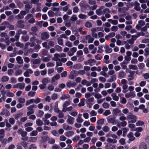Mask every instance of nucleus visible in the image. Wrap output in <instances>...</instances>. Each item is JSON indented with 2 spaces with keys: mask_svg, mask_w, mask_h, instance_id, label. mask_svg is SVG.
<instances>
[{
  "mask_svg": "<svg viewBox=\"0 0 149 149\" xmlns=\"http://www.w3.org/2000/svg\"><path fill=\"white\" fill-rule=\"evenodd\" d=\"M22 38L24 42H26L29 39V36L28 35H27L26 36H22Z\"/></svg>",
  "mask_w": 149,
  "mask_h": 149,
  "instance_id": "34",
  "label": "nucleus"
},
{
  "mask_svg": "<svg viewBox=\"0 0 149 149\" xmlns=\"http://www.w3.org/2000/svg\"><path fill=\"white\" fill-rule=\"evenodd\" d=\"M119 142L121 145H124L125 143V140L124 138H121L119 140Z\"/></svg>",
  "mask_w": 149,
  "mask_h": 149,
  "instance_id": "59",
  "label": "nucleus"
},
{
  "mask_svg": "<svg viewBox=\"0 0 149 149\" xmlns=\"http://www.w3.org/2000/svg\"><path fill=\"white\" fill-rule=\"evenodd\" d=\"M76 85V84L74 82L72 83L71 82L69 81L67 83V86L69 88L71 87H74Z\"/></svg>",
  "mask_w": 149,
  "mask_h": 149,
  "instance_id": "19",
  "label": "nucleus"
},
{
  "mask_svg": "<svg viewBox=\"0 0 149 149\" xmlns=\"http://www.w3.org/2000/svg\"><path fill=\"white\" fill-rule=\"evenodd\" d=\"M77 19V18L75 15H73L70 18V20L72 21H75Z\"/></svg>",
  "mask_w": 149,
  "mask_h": 149,
  "instance_id": "48",
  "label": "nucleus"
},
{
  "mask_svg": "<svg viewBox=\"0 0 149 149\" xmlns=\"http://www.w3.org/2000/svg\"><path fill=\"white\" fill-rule=\"evenodd\" d=\"M139 149H147V147L146 143L144 142H141L139 146Z\"/></svg>",
  "mask_w": 149,
  "mask_h": 149,
  "instance_id": "11",
  "label": "nucleus"
},
{
  "mask_svg": "<svg viewBox=\"0 0 149 149\" xmlns=\"http://www.w3.org/2000/svg\"><path fill=\"white\" fill-rule=\"evenodd\" d=\"M33 103V99L29 100L26 101V105L27 106Z\"/></svg>",
  "mask_w": 149,
  "mask_h": 149,
  "instance_id": "41",
  "label": "nucleus"
},
{
  "mask_svg": "<svg viewBox=\"0 0 149 149\" xmlns=\"http://www.w3.org/2000/svg\"><path fill=\"white\" fill-rule=\"evenodd\" d=\"M129 67L131 69L137 70L138 69L136 65H129Z\"/></svg>",
  "mask_w": 149,
  "mask_h": 149,
  "instance_id": "36",
  "label": "nucleus"
},
{
  "mask_svg": "<svg viewBox=\"0 0 149 149\" xmlns=\"http://www.w3.org/2000/svg\"><path fill=\"white\" fill-rule=\"evenodd\" d=\"M82 115L81 113H79L77 116V118L76 119V121L78 123H81L83 120L82 118Z\"/></svg>",
  "mask_w": 149,
  "mask_h": 149,
  "instance_id": "14",
  "label": "nucleus"
},
{
  "mask_svg": "<svg viewBox=\"0 0 149 149\" xmlns=\"http://www.w3.org/2000/svg\"><path fill=\"white\" fill-rule=\"evenodd\" d=\"M111 96L112 97L113 100L116 101H118L119 97L120 96L119 94H112Z\"/></svg>",
  "mask_w": 149,
  "mask_h": 149,
  "instance_id": "16",
  "label": "nucleus"
},
{
  "mask_svg": "<svg viewBox=\"0 0 149 149\" xmlns=\"http://www.w3.org/2000/svg\"><path fill=\"white\" fill-rule=\"evenodd\" d=\"M54 48L56 49V50L58 52L61 51L62 49V47L58 45H55L54 46Z\"/></svg>",
  "mask_w": 149,
  "mask_h": 149,
  "instance_id": "42",
  "label": "nucleus"
},
{
  "mask_svg": "<svg viewBox=\"0 0 149 149\" xmlns=\"http://www.w3.org/2000/svg\"><path fill=\"white\" fill-rule=\"evenodd\" d=\"M58 43V44L60 45H62L63 44V39L60 38H58L57 39Z\"/></svg>",
  "mask_w": 149,
  "mask_h": 149,
  "instance_id": "43",
  "label": "nucleus"
},
{
  "mask_svg": "<svg viewBox=\"0 0 149 149\" xmlns=\"http://www.w3.org/2000/svg\"><path fill=\"white\" fill-rule=\"evenodd\" d=\"M61 76L62 77H65L67 76V72L66 71H64L63 72L61 73Z\"/></svg>",
  "mask_w": 149,
  "mask_h": 149,
  "instance_id": "62",
  "label": "nucleus"
},
{
  "mask_svg": "<svg viewBox=\"0 0 149 149\" xmlns=\"http://www.w3.org/2000/svg\"><path fill=\"white\" fill-rule=\"evenodd\" d=\"M49 34L46 32L42 33L41 35V38L42 40L47 39L49 38Z\"/></svg>",
  "mask_w": 149,
  "mask_h": 149,
  "instance_id": "7",
  "label": "nucleus"
},
{
  "mask_svg": "<svg viewBox=\"0 0 149 149\" xmlns=\"http://www.w3.org/2000/svg\"><path fill=\"white\" fill-rule=\"evenodd\" d=\"M35 106H36V105H31L27 108L28 110L29 111L27 113V116H29L34 113V111L33 110V108Z\"/></svg>",
  "mask_w": 149,
  "mask_h": 149,
  "instance_id": "3",
  "label": "nucleus"
},
{
  "mask_svg": "<svg viewBox=\"0 0 149 149\" xmlns=\"http://www.w3.org/2000/svg\"><path fill=\"white\" fill-rule=\"evenodd\" d=\"M107 142L109 143H116L117 142V140L113 139H111L109 138H108L106 140Z\"/></svg>",
  "mask_w": 149,
  "mask_h": 149,
  "instance_id": "29",
  "label": "nucleus"
},
{
  "mask_svg": "<svg viewBox=\"0 0 149 149\" xmlns=\"http://www.w3.org/2000/svg\"><path fill=\"white\" fill-rule=\"evenodd\" d=\"M84 102L85 101L84 99L81 100L80 102H79L78 104V106L79 107H81V106H84L85 104Z\"/></svg>",
  "mask_w": 149,
  "mask_h": 149,
  "instance_id": "50",
  "label": "nucleus"
},
{
  "mask_svg": "<svg viewBox=\"0 0 149 149\" xmlns=\"http://www.w3.org/2000/svg\"><path fill=\"white\" fill-rule=\"evenodd\" d=\"M135 94H126L125 96L127 98H133L135 97Z\"/></svg>",
  "mask_w": 149,
  "mask_h": 149,
  "instance_id": "33",
  "label": "nucleus"
},
{
  "mask_svg": "<svg viewBox=\"0 0 149 149\" xmlns=\"http://www.w3.org/2000/svg\"><path fill=\"white\" fill-rule=\"evenodd\" d=\"M36 123L38 126H41L43 125V122L40 119H38L36 120Z\"/></svg>",
  "mask_w": 149,
  "mask_h": 149,
  "instance_id": "20",
  "label": "nucleus"
},
{
  "mask_svg": "<svg viewBox=\"0 0 149 149\" xmlns=\"http://www.w3.org/2000/svg\"><path fill=\"white\" fill-rule=\"evenodd\" d=\"M83 148L78 147L77 148V149H87L89 148V145L88 144H84L83 145Z\"/></svg>",
  "mask_w": 149,
  "mask_h": 149,
  "instance_id": "51",
  "label": "nucleus"
},
{
  "mask_svg": "<svg viewBox=\"0 0 149 149\" xmlns=\"http://www.w3.org/2000/svg\"><path fill=\"white\" fill-rule=\"evenodd\" d=\"M102 130L104 132H107L109 131L110 128L108 126L105 125L103 127Z\"/></svg>",
  "mask_w": 149,
  "mask_h": 149,
  "instance_id": "25",
  "label": "nucleus"
},
{
  "mask_svg": "<svg viewBox=\"0 0 149 149\" xmlns=\"http://www.w3.org/2000/svg\"><path fill=\"white\" fill-rule=\"evenodd\" d=\"M126 74V73L124 72H120L118 74L119 78H124Z\"/></svg>",
  "mask_w": 149,
  "mask_h": 149,
  "instance_id": "28",
  "label": "nucleus"
},
{
  "mask_svg": "<svg viewBox=\"0 0 149 149\" xmlns=\"http://www.w3.org/2000/svg\"><path fill=\"white\" fill-rule=\"evenodd\" d=\"M145 54L144 55L147 57L149 55V49L148 48H146L144 49Z\"/></svg>",
  "mask_w": 149,
  "mask_h": 149,
  "instance_id": "49",
  "label": "nucleus"
},
{
  "mask_svg": "<svg viewBox=\"0 0 149 149\" xmlns=\"http://www.w3.org/2000/svg\"><path fill=\"white\" fill-rule=\"evenodd\" d=\"M111 78L109 79L108 80V82H112L113 81L115 80L116 79V76L115 75H114L111 76Z\"/></svg>",
  "mask_w": 149,
  "mask_h": 149,
  "instance_id": "32",
  "label": "nucleus"
},
{
  "mask_svg": "<svg viewBox=\"0 0 149 149\" xmlns=\"http://www.w3.org/2000/svg\"><path fill=\"white\" fill-rule=\"evenodd\" d=\"M104 48L106 53H111L112 52V49L109 48V46L107 44L105 45Z\"/></svg>",
  "mask_w": 149,
  "mask_h": 149,
  "instance_id": "9",
  "label": "nucleus"
},
{
  "mask_svg": "<svg viewBox=\"0 0 149 149\" xmlns=\"http://www.w3.org/2000/svg\"><path fill=\"white\" fill-rule=\"evenodd\" d=\"M17 132L22 137L21 138L22 140L24 141L28 140V137L26 136L27 133L26 131H24L21 128H20L18 130Z\"/></svg>",
  "mask_w": 149,
  "mask_h": 149,
  "instance_id": "1",
  "label": "nucleus"
},
{
  "mask_svg": "<svg viewBox=\"0 0 149 149\" xmlns=\"http://www.w3.org/2000/svg\"><path fill=\"white\" fill-rule=\"evenodd\" d=\"M18 102L22 103H24L25 102V99L23 98H20L18 99Z\"/></svg>",
  "mask_w": 149,
  "mask_h": 149,
  "instance_id": "63",
  "label": "nucleus"
},
{
  "mask_svg": "<svg viewBox=\"0 0 149 149\" xmlns=\"http://www.w3.org/2000/svg\"><path fill=\"white\" fill-rule=\"evenodd\" d=\"M51 116V114L48 113H46L44 117L42 119H47L50 118Z\"/></svg>",
  "mask_w": 149,
  "mask_h": 149,
  "instance_id": "52",
  "label": "nucleus"
},
{
  "mask_svg": "<svg viewBox=\"0 0 149 149\" xmlns=\"http://www.w3.org/2000/svg\"><path fill=\"white\" fill-rule=\"evenodd\" d=\"M111 111L109 110H106L103 113V115L107 116L111 114Z\"/></svg>",
  "mask_w": 149,
  "mask_h": 149,
  "instance_id": "46",
  "label": "nucleus"
},
{
  "mask_svg": "<svg viewBox=\"0 0 149 149\" xmlns=\"http://www.w3.org/2000/svg\"><path fill=\"white\" fill-rule=\"evenodd\" d=\"M78 17L79 18L84 19L86 18L87 16L85 15L80 14L79 15Z\"/></svg>",
  "mask_w": 149,
  "mask_h": 149,
  "instance_id": "58",
  "label": "nucleus"
},
{
  "mask_svg": "<svg viewBox=\"0 0 149 149\" xmlns=\"http://www.w3.org/2000/svg\"><path fill=\"white\" fill-rule=\"evenodd\" d=\"M65 86V85L63 83L59 84L58 85V88H55L54 91L56 92H60L61 90L62 89L64 88Z\"/></svg>",
  "mask_w": 149,
  "mask_h": 149,
  "instance_id": "5",
  "label": "nucleus"
},
{
  "mask_svg": "<svg viewBox=\"0 0 149 149\" xmlns=\"http://www.w3.org/2000/svg\"><path fill=\"white\" fill-rule=\"evenodd\" d=\"M17 23L18 24L17 26V27L18 28H24V25L23 24V22L22 20H20L18 21Z\"/></svg>",
  "mask_w": 149,
  "mask_h": 149,
  "instance_id": "17",
  "label": "nucleus"
},
{
  "mask_svg": "<svg viewBox=\"0 0 149 149\" xmlns=\"http://www.w3.org/2000/svg\"><path fill=\"white\" fill-rule=\"evenodd\" d=\"M37 139V137H30L29 138L28 141L30 142H35Z\"/></svg>",
  "mask_w": 149,
  "mask_h": 149,
  "instance_id": "24",
  "label": "nucleus"
},
{
  "mask_svg": "<svg viewBox=\"0 0 149 149\" xmlns=\"http://www.w3.org/2000/svg\"><path fill=\"white\" fill-rule=\"evenodd\" d=\"M118 29V28L117 26H113L111 28V30L112 31L116 32Z\"/></svg>",
  "mask_w": 149,
  "mask_h": 149,
  "instance_id": "61",
  "label": "nucleus"
},
{
  "mask_svg": "<svg viewBox=\"0 0 149 149\" xmlns=\"http://www.w3.org/2000/svg\"><path fill=\"white\" fill-rule=\"evenodd\" d=\"M108 123H111L113 125L116 124V118L114 117H112L108 118Z\"/></svg>",
  "mask_w": 149,
  "mask_h": 149,
  "instance_id": "13",
  "label": "nucleus"
},
{
  "mask_svg": "<svg viewBox=\"0 0 149 149\" xmlns=\"http://www.w3.org/2000/svg\"><path fill=\"white\" fill-rule=\"evenodd\" d=\"M85 39L86 40H88V43H90L93 42L94 38H92L90 35H88L86 36Z\"/></svg>",
  "mask_w": 149,
  "mask_h": 149,
  "instance_id": "12",
  "label": "nucleus"
},
{
  "mask_svg": "<svg viewBox=\"0 0 149 149\" xmlns=\"http://www.w3.org/2000/svg\"><path fill=\"white\" fill-rule=\"evenodd\" d=\"M16 60L18 64H21L23 63V61L21 56H18L16 58Z\"/></svg>",
  "mask_w": 149,
  "mask_h": 149,
  "instance_id": "27",
  "label": "nucleus"
},
{
  "mask_svg": "<svg viewBox=\"0 0 149 149\" xmlns=\"http://www.w3.org/2000/svg\"><path fill=\"white\" fill-rule=\"evenodd\" d=\"M48 14L49 17H53L54 16L55 13L54 12L51 10H49L48 12Z\"/></svg>",
  "mask_w": 149,
  "mask_h": 149,
  "instance_id": "44",
  "label": "nucleus"
},
{
  "mask_svg": "<svg viewBox=\"0 0 149 149\" xmlns=\"http://www.w3.org/2000/svg\"><path fill=\"white\" fill-rule=\"evenodd\" d=\"M127 63L126 61H123L120 63V65L123 69H125L127 68V66L125 64Z\"/></svg>",
  "mask_w": 149,
  "mask_h": 149,
  "instance_id": "37",
  "label": "nucleus"
},
{
  "mask_svg": "<svg viewBox=\"0 0 149 149\" xmlns=\"http://www.w3.org/2000/svg\"><path fill=\"white\" fill-rule=\"evenodd\" d=\"M38 132L36 130H33L30 134V136H35L38 134Z\"/></svg>",
  "mask_w": 149,
  "mask_h": 149,
  "instance_id": "40",
  "label": "nucleus"
},
{
  "mask_svg": "<svg viewBox=\"0 0 149 149\" xmlns=\"http://www.w3.org/2000/svg\"><path fill=\"white\" fill-rule=\"evenodd\" d=\"M96 13L97 15H100L102 14V10H100V9H98L96 10Z\"/></svg>",
  "mask_w": 149,
  "mask_h": 149,
  "instance_id": "54",
  "label": "nucleus"
},
{
  "mask_svg": "<svg viewBox=\"0 0 149 149\" xmlns=\"http://www.w3.org/2000/svg\"><path fill=\"white\" fill-rule=\"evenodd\" d=\"M104 120L103 118H102L99 120L97 121V125H102L104 124Z\"/></svg>",
  "mask_w": 149,
  "mask_h": 149,
  "instance_id": "31",
  "label": "nucleus"
},
{
  "mask_svg": "<svg viewBox=\"0 0 149 149\" xmlns=\"http://www.w3.org/2000/svg\"><path fill=\"white\" fill-rule=\"evenodd\" d=\"M85 26L86 27L91 28L92 26V24L91 22H86L85 23Z\"/></svg>",
  "mask_w": 149,
  "mask_h": 149,
  "instance_id": "56",
  "label": "nucleus"
},
{
  "mask_svg": "<svg viewBox=\"0 0 149 149\" xmlns=\"http://www.w3.org/2000/svg\"><path fill=\"white\" fill-rule=\"evenodd\" d=\"M48 143L50 144H52L54 143L55 142V140L53 138H49L48 140Z\"/></svg>",
  "mask_w": 149,
  "mask_h": 149,
  "instance_id": "53",
  "label": "nucleus"
},
{
  "mask_svg": "<svg viewBox=\"0 0 149 149\" xmlns=\"http://www.w3.org/2000/svg\"><path fill=\"white\" fill-rule=\"evenodd\" d=\"M32 7L29 4H26L25 5V9L27 13H29V10Z\"/></svg>",
  "mask_w": 149,
  "mask_h": 149,
  "instance_id": "23",
  "label": "nucleus"
},
{
  "mask_svg": "<svg viewBox=\"0 0 149 149\" xmlns=\"http://www.w3.org/2000/svg\"><path fill=\"white\" fill-rule=\"evenodd\" d=\"M21 145L25 149L27 148L28 147V143L24 141H21L20 142Z\"/></svg>",
  "mask_w": 149,
  "mask_h": 149,
  "instance_id": "18",
  "label": "nucleus"
},
{
  "mask_svg": "<svg viewBox=\"0 0 149 149\" xmlns=\"http://www.w3.org/2000/svg\"><path fill=\"white\" fill-rule=\"evenodd\" d=\"M144 124V122L142 121L139 120L138 121L136 124L137 126H140L143 125Z\"/></svg>",
  "mask_w": 149,
  "mask_h": 149,
  "instance_id": "47",
  "label": "nucleus"
},
{
  "mask_svg": "<svg viewBox=\"0 0 149 149\" xmlns=\"http://www.w3.org/2000/svg\"><path fill=\"white\" fill-rule=\"evenodd\" d=\"M79 9L77 6L74 7L73 8V11L74 13H77L79 12Z\"/></svg>",
  "mask_w": 149,
  "mask_h": 149,
  "instance_id": "57",
  "label": "nucleus"
},
{
  "mask_svg": "<svg viewBox=\"0 0 149 149\" xmlns=\"http://www.w3.org/2000/svg\"><path fill=\"white\" fill-rule=\"evenodd\" d=\"M70 104V102L69 101H66L65 102L63 105V109L62 111L64 112H65V109L66 108L67 106H69Z\"/></svg>",
  "mask_w": 149,
  "mask_h": 149,
  "instance_id": "10",
  "label": "nucleus"
},
{
  "mask_svg": "<svg viewBox=\"0 0 149 149\" xmlns=\"http://www.w3.org/2000/svg\"><path fill=\"white\" fill-rule=\"evenodd\" d=\"M136 119V117L132 114H130L127 117V120L128 121V123H135Z\"/></svg>",
  "mask_w": 149,
  "mask_h": 149,
  "instance_id": "2",
  "label": "nucleus"
},
{
  "mask_svg": "<svg viewBox=\"0 0 149 149\" xmlns=\"http://www.w3.org/2000/svg\"><path fill=\"white\" fill-rule=\"evenodd\" d=\"M138 66L139 69L141 70L143 69L145 67V65L143 63H140L138 65Z\"/></svg>",
  "mask_w": 149,
  "mask_h": 149,
  "instance_id": "45",
  "label": "nucleus"
},
{
  "mask_svg": "<svg viewBox=\"0 0 149 149\" xmlns=\"http://www.w3.org/2000/svg\"><path fill=\"white\" fill-rule=\"evenodd\" d=\"M49 139L48 136H41L40 140V142L43 143L47 141Z\"/></svg>",
  "mask_w": 149,
  "mask_h": 149,
  "instance_id": "15",
  "label": "nucleus"
},
{
  "mask_svg": "<svg viewBox=\"0 0 149 149\" xmlns=\"http://www.w3.org/2000/svg\"><path fill=\"white\" fill-rule=\"evenodd\" d=\"M70 97V95L68 94H66L63 95L61 97V99L62 100H64L65 99H68Z\"/></svg>",
  "mask_w": 149,
  "mask_h": 149,
  "instance_id": "30",
  "label": "nucleus"
},
{
  "mask_svg": "<svg viewBox=\"0 0 149 149\" xmlns=\"http://www.w3.org/2000/svg\"><path fill=\"white\" fill-rule=\"evenodd\" d=\"M127 136L129 138V140L127 141V143L129 144L130 143L131 141H134L135 139L133 133L131 132H130L127 134Z\"/></svg>",
  "mask_w": 149,
  "mask_h": 149,
  "instance_id": "4",
  "label": "nucleus"
},
{
  "mask_svg": "<svg viewBox=\"0 0 149 149\" xmlns=\"http://www.w3.org/2000/svg\"><path fill=\"white\" fill-rule=\"evenodd\" d=\"M54 58L53 59L54 61H61V59H59L58 57H60V54L56 53L54 54Z\"/></svg>",
  "mask_w": 149,
  "mask_h": 149,
  "instance_id": "22",
  "label": "nucleus"
},
{
  "mask_svg": "<svg viewBox=\"0 0 149 149\" xmlns=\"http://www.w3.org/2000/svg\"><path fill=\"white\" fill-rule=\"evenodd\" d=\"M74 118L70 115H68L67 123L68 124L72 125L74 123Z\"/></svg>",
  "mask_w": 149,
  "mask_h": 149,
  "instance_id": "6",
  "label": "nucleus"
},
{
  "mask_svg": "<svg viewBox=\"0 0 149 149\" xmlns=\"http://www.w3.org/2000/svg\"><path fill=\"white\" fill-rule=\"evenodd\" d=\"M128 86L127 84L123 85V93H125L127 91Z\"/></svg>",
  "mask_w": 149,
  "mask_h": 149,
  "instance_id": "38",
  "label": "nucleus"
},
{
  "mask_svg": "<svg viewBox=\"0 0 149 149\" xmlns=\"http://www.w3.org/2000/svg\"><path fill=\"white\" fill-rule=\"evenodd\" d=\"M80 137L79 135L76 136L73 138L72 140L74 141H77L79 140Z\"/></svg>",
  "mask_w": 149,
  "mask_h": 149,
  "instance_id": "60",
  "label": "nucleus"
},
{
  "mask_svg": "<svg viewBox=\"0 0 149 149\" xmlns=\"http://www.w3.org/2000/svg\"><path fill=\"white\" fill-rule=\"evenodd\" d=\"M9 77L7 76H4L2 77L1 78V80L2 82H6L8 81Z\"/></svg>",
  "mask_w": 149,
  "mask_h": 149,
  "instance_id": "21",
  "label": "nucleus"
},
{
  "mask_svg": "<svg viewBox=\"0 0 149 149\" xmlns=\"http://www.w3.org/2000/svg\"><path fill=\"white\" fill-rule=\"evenodd\" d=\"M74 134V132L72 131H70L66 132L65 133V135L67 137H70Z\"/></svg>",
  "mask_w": 149,
  "mask_h": 149,
  "instance_id": "26",
  "label": "nucleus"
},
{
  "mask_svg": "<svg viewBox=\"0 0 149 149\" xmlns=\"http://www.w3.org/2000/svg\"><path fill=\"white\" fill-rule=\"evenodd\" d=\"M63 128L67 131L71 130L72 128L71 126H69L66 123H64L63 125Z\"/></svg>",
  "mask_w": 149,
  "mask_h": 149,
  "instance_id": "8",
  "label": "nucleus"
},
{
  "mask_svg": "<svg viewBox=\"0 0 149 149\" xmlns=\"http://www.w3.org/2000/svg\"><path fill=\"white\" fill-rule=\"evenodd\" d=\"M143 76L146 79H147L149 78V73H146L143 74Z\"/></svg>",
  "mask_w": 149,
  "mask_h": 149,
  "instance_id": "64",
  "label": "nucleus"
},
{
  "mask_svg": "<svg viewBox=\"0 0 149 149\" xmlns=\"http://www.w3.org/2000/svg\"><path fill=\"white\" fill-rule=\"evenodd\" d=\"M60 77V75L58 74H56L52 78V81H54L55 80L58 79H59Z\"/></svg>",
  "mask_w": 149,
  "mask_h": 149,
  "instance_id": "39",
  "label": "nucleus"
},
{
  "mask_svg": "<svg viewBox=\"0 0 149 149\" xmlns=\"http://www.w3.org/2000/svg\"><path fill=\"white\" fill-rule=\"evenodd\" d=\"M40 59H36L34 60L33 62V63L34 64H39L40 63Z\"/></svg>",
  "mask_w": 149,
  "mask_h": 149,
  "instance_id": "55",
  "label": "nucleus"
},
{
  "mask_svg": "<svg viewBox=\"0 0 149 149\" xmlns=\"http://www.w3.org/2000/svg\"><path fill=\"white\" fill-rule=\"evenodd\" d=\"M18 84L19 88L21 90L23 89L25 86V84L24 83H18Z\"/></svg>",
  "mask_w": 149,
  "mask_h": 149,
  "instance_id": "35",
  "label": "nucleus"
}]
</instances>
